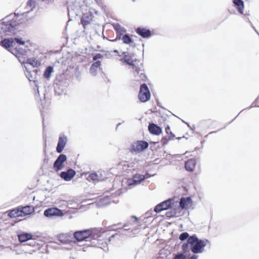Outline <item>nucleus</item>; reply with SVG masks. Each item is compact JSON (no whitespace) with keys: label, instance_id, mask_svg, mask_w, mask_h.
<instances>
[{"label":"nucleus","instance_id":"obj_1","mask_svg":"<svg viewBox=\"0 0 259 259\" xmlns=\"http://www.w3.org/2000/svg\"><path fill=\"white\" fill-rule=\"evenodd\" d=\"M208 243L207 240H200L194 235L190 236L187 240V243H185L182 245L183 251L186 252L188 250V244H190L191 248V251L194 253L202 252L203 248Z\"/></svg>","mask_w":259,"mask_h":259},{"label":"nucleus","instance_id":"obj_2","mask_svg":"<svg viewBox=\"0 0 259 259\" xmlns=\"http://www.w3.org/2000/svg\"><path fill=\"white\" fill-rule=\"evenodd\" d=\"M15 49L19 54L26 55L32 46V43L29 40H24L22 38H14Z\"/></svg>","mask_w":259,"mask_h":259},{"label":"nucleus","instance_id":"obj_3","mask_svg":"<svg viewBox=\"0 0 259 259\" xmlns=\"http://www.w3.org/2000/svg\"><path fill=\"white\" fill-rule=\"evenodd\" d=\"M7 18L8 17H6L3 20V21L0 22V33L8 34L11 33L18 24L16 20L10 21H8Z\"/></svg>","mask_w":259,"mask_h":259},{"label":"nucleus","instance_id":"obj_4","mask_svg":"<svg viewBox=\"0 0 259 259\" xmlns=\"http://www.w3.org/2000/svg\"><path fill=\"white\" fill-rule=\"evenodd\" d=\"M44 215L48 218L57 219L64 216L63 211L55 207L49 208L44 212Z\"/></svg>","mask_w":259,"mask_h":259},{"label":"nucleus","instance_id":"obj_5","mask_svg":"<svg viewBox=\"0 0 259 259\" xmlns=\"http://www.w3.org/2000/svg\"><path fill=\"white\" fill-rule=\"evenodd\" d=\"M150 92L147 84L145 83L142 84L138 94V98L140 101L142 102H146L150 99Z\"/></svg>","mask_w":259,"mask_h":259},{"label":"nucleus","instance_id":"obj_6","mask_svg":"<svg viewBox=\"0 0 259 259\" xmlns=\"http://www.w3.org/2000/svg\"><path fill=\"white\" fill-rule=\"evenodd\" d=\"M36 6L35 0H28L25 4H23L19 9V11L22 15L32 11Z\"/></svg>","mask_w":259,"mask_h":259},{"label":"nucleus","instance_id":"obj_7","mask_svg":"<svg viewBox=\"0 0 259 259\" xmlns=\"http://www.w3.org/2000/svg\"><path fill=\"white\" fill-rule=\"evenodd\" d=\"M19 59V61L22 64H28L33 67H38L41 65V59L39 57L30 58H28L26 61H25V59L23 57H20L18 56L17 54L15 55Z\"/></svg>","mask_w":259,"mask_h":259},{"label":"nucleus","instance_id":"obj_8","mask_svg":"<svg viewBox=\"0 0 259 259\" xmlns=\"http://www.w3.org/2000/svg\"><path fill=\"white\" fill-rule=\"evenodd\" d=\"M93 235L92 229L84 230L82 231H76L74 233V238L78 241H83L87 238L91 237Z\"/></svg>","mask_w":259,"mask_h":259},{"label":"nucleus","instance_id":"obj_9","mask_svg":"<svg viewBox=\"0 0 259 259\" xmlns=\"http://www.w3.org/2000/svg\"><path fill=\"white\" fill-rule=\"evenodd\" d=\"M124 60L127 64L132 66L133 71L134 70L138 75L141 71L142 63L136 60L134 61L131 57L125 56Z\"/></svg>","mask_w":259,"mask_h":259},{"label":"nucleus","instance_id":"obj_10","mask_svg":"<svg viewBox=\"0 0 259 259\" xmlns=\"http://www.w3.org/2000/svg\"><path fill=\"white\" fill-rule=\"evenodd\" d=\"M148 143L144 141H137L134 143L131 146L132 151L140 152L148 147Z\"/></svg>","mask_w":259,"mask_h":259},{"label":"nucleus","instance_id":"obj_11","mask_svg":"<svg viewBox=\"0 0 259 259\" xmlns=\"http://www.w3.org/2000/svg\"><path fill=\"white\" fill-rule=\"evenodd\" d=\"M111 236H109L107 233L103 232L98 236L97 244L101 247H105L107 243L111 241Z\"/></svg>","mask_w":259,"mask_h":259},{"label":"nucleus","instance_id":"obj_12","mask_svg":"<svg viewBox=\"0 0 259 259\" xmlns=\"http://www.w3.org/2000/svg\"><path fill=\"white\" fill-rule=\"evenodd\" d=\"M171 207V201L167 200L157 204L154 208L156 212H160L162 210H166Z\"/></svg>","mask_w":259,"mask_h":259},{"label":"nucleus","instance_id":"obj_13","mask_svg":"<svg viewBox=\"0 0 259 259\" xmlns=\"http://www.w3.org/2000/svg\"><path fill=\"white\" fill-rule=\"evenodd\" d=\"M136 32L140 36L143 38H148L151 36V32L149 29L144 27H138L136 29Z\"/></svg>","mask_w":259,"mask_h":259},{"label":"nucleus","instance_id":"obj_14","mask_svg":"<svg viewBox=\"0 0 259 259\" xmlns=\"http://www.w3.org/2000/svg\"><path fill=\"white\" fill-rule=\"evenodd\" d=\"M92 21V14L90 13H84L81 19V24L83 27L91 23Z\"/></svg>","mask_w":259,"mask_h":259},{"label":"nucleus","instance_id":"obj_15","mask_svg":"<svg viewBox=\"0 0 259 259\" xmlns=\"http://www.w3.org/2000/svg\"><path fill=\"white\" fill-rule=\"evenodd\" d=\"M149 132L153 135H159L162 133V129L154 123H150L148 126Z\"/></svg>","mask_w":259,"mask_h":259},{"label":"nucleus","instance_id":"obj_16","mask_svg":"<svg viewBox=\"0 0 259 259\" xmlns=\"http://www.w3.org/2000/svg\"><path fill=\"white\" fill-rule=\"evenodd\" d=\"M65 161V155L61 154L54 163V168L56 171L61 170L63 166L62 164Z\"/></svg>","mask_w":259,"mask_h":259},{"label":"nucleus","instance_id":"obj_17","mask_svg":"<svg viewBox=\"0 0 259 259\" xmlns=\"http://www.w3.org/2000/svg\"><path fill=\"white\" fill-rule=\"evenodd\" d=\"M192 204V201L190 197L186 198L183 197L180 200V205L182 209L187 208L189 206H191Z\"/></svg>","mask_w":259,"mask_h":259},{"label":"nucleus","instance_id":"obj_18","mask_svg":"<svg viewBox=\"0 0 259 259\" xmlns=\"http://www.w3.org/2000/svg\"><path fill=\"white\" fill-rule=\"evenodd\" d=\"M196 165V160L194 159H189L185 162V167L186 169L189 171H193Z\"/></svg>","mask_w":259,"mask_h":259},{"label":"nucleus","instance_id":"obj_19","mask_svg":"<svg viewBox=\"0 0 259 259\" xmlns=\"http://www.w3.org/2000/svg\"><path fill=\"white\" fill-rule=\"evenodd\" d=\"M0 45L7 49L10 47L15 48V39L13 38L5 39L1 41Z\"/></svg>","mask_w":259,"mask_h":259},{"label":"nucleus","instance_id":"obj_20","mask_svg":"<svg viewBox=\"0 0 259 259\" xmlns=\"http://www.w3.org/2000/svg\"><path fill=\"white\" fill-rule=\"evenodd\" d=\"M20 207L22 217L31 214L34 211V208L32 206H30V205L26 206L24 207Z\"/></svg>","mask_w":259,"mask_h":259},{"label":"nucleus","instance_id":"obj_21","mask_svg":"<svg viewBox=\"0 0 259 259\" xmlns=\"http://www.w3.org/2000/svg\"><path fill=\"white\" fill-rule=\"evenodd\" d=\"M233 2L237 7L238 11L242 14L244 8L243 2L242 0H233Z\"/></svg>","mask_w":259,"mask_h":259},{"label":"nucleus","instance_id":"obj_22","mask_svg":"<svg viewBox=\"0 0 259 259\" xmlns=\"http://www.w3.org/2000/svg\"><path fill=\"white\" fill-rule=\"evenodd\" d=\"M65 146L64 138L63 136H60L59 137V142L57 146V151L58 153H61L63 151Z\"/></svg>","mask_w":259,"mask_h":259},{"label":"nucleus","instance_id":"obj_23","mask_svg":"<svg viewBox=\"0 0 259 259\" xmlns=\"http://www.w3.org/2000/svg\"><path fill=\"white\" fill-rule=\"evenodd\" d=\"M32 235L29 233H22L18 235L19 240L21 242H25L32 239Z\"/></svg>","mask_w":259,"mask_h":259},{"label":"nucleus","instance_id":"obj_24","mask_svg":"<svg viewBox=\"0 0 259 259\" xmlns=\"http://www.w3.org/2000/svg\"><path fill=\"white\" fill-rule=\"evenodd\" d=\"M142 64L141 65V71L137 75L135 71L134 70L133 71L134 76L137 78L136 81H144L146 80V76L145 74L143 72V70L142 69Z\"/></svg>","mask_w":259,"mask_h":259},{"label":"nucleus","instance_id":"obj_25","mask_svg":"<svg viewBox=\"0 0 259 259\" xmlns=\"http://www.w3.org/2000/svg\"><path fill=\"white\" fill-rule=\"evenodd\" d=\"M54 71L53 67L50 66H48L43 74V76L44 78H46L48 80H49L52 76V73Z\"/></svg>","mask_w":259,"mask_h":259},{"label":"nucleus","instance_id":"obj_26","mask_svg":"<svg viewBox=\"0 0 259 259\" xmlns=\"http://www.w3.org/2000/svg\"><path fill=\"white\" fill-rule=\"evenodd\" d=\"M8 215L12 218L22 217L20 207L12 210L9 212Z\"/></svg>","mask_w":259,"mask_h":259},{"label":"nucleus","instance_id":"obj_27","mask_svg":"<svg viewBox=\"0 0 259 259\" xmlns=\"http://www.w3.org/2000/svg\"><path fill=\"white\" fill-rule=\"evenodd\" d=\"M76 172L72 169H69L66 171V181H70L75 175Z\"/></svg>","mask_w":259,"mask_h":259},{"label":"nucleus","instance_id":"obj_28","mask_svg":"<svg viewBox=\"0 0 259 259\" xmlns=\"http://www.w3.org/2000/svg\"><path fill=\"white\" fill-rule=\"evenodd\" d=\"M101 65V62L99 61L94 62L91 66L90 68L91 72L95 74L97 69Z\"/></svg>","mask_w":259,"mask_h":259},{"label":"nucleus","instance_id":"obj_29","mask_svg":"<svg viewBox=\"0 0 259 259\" xmlns=\"http://www.w3.org/2000/svg\"><path fill=\"white\" fill-rule=\"evenodd\" d=\"M175 138V135L172 133H170V136L167 138L166 137H164L161 139V142L163 146L167 144L168 142L172 140Z\"/></svg>","mask_w":259,"mask_h":259},{"label":"nucleus","instance_id":"obj_30","mask_svg":"<svg viewBox=\"0 0 259 259\" xmlns=\"http://www.w3.org/2000/svg\"><path fill=\"white\" fill-rule=\"evenodd\" d=\"M145 178L144 175L136 174L133 177V180L135 183L138 184L141 183L142 181H144L145 180Z\"/></svg>","mask_w":259,"mask_h":259},{"label":"nucleus","instance_id":"obj_31","mask_svg":"<svg viewBox=\"0 0 259 259\" xmlns=\"http://www.w3.org/2000/svg\"><path fill=\"white\" fill-rule=\"evenodd\" d=\"M122 40L124 44L130 45L133 42V39L128 34L124 35L122 37Z\"/></svg>","mask_w":259,"mask_h":259},{"label":"nucleus","instance_id":"obj_32","mask_svg":"<svg viewBox=\"0 0 259 259\" xmlns=\"http://www.w3.org/2000/svg\"><path fill=\"white\" fill-rule=\"evenodd\" d=\"M89 181H98L99 180L98 175L96 172L90 174L88 178Z\"/></svg>","mask_w":259,"mask_h":259},{"label":"nucleus","instance_id":"obj_33","mask_svg":"<svg viewBox=\"0 0 259 259\" xmlns=\"http://www.w3.org/2000/svg\"><path fill=\"white\" fill-rule=\"evenodd\" d=\"M22 251H24V253L32 254V253L35 252L36 250L34 249H29L28 248V246L24 245L23 248L22 249Z\"/></svg>","mask_w":259,"mask_h":259},{"label":"nucleus","instance_id":"obj_34","mask_svg":"<svg viewBox=\"0 0 259 259\" xmlns=\"http://www.w3.org/2000/svg\"><path fill=\"white\" fill-rule=\"evenodd\" d=\"M189 234L187 232H184L181 234L179 237V239L181 241H184L186 240V239H188L190 237Z\"/></svg>","mask_w":259,"mask_h":259},{"label":"nucleus","instance_id":"obj_35","mask_svg":"<svg viewBox=\"0 0 259 259\" xmlns=\"http://www.w3.org/2000/svg\"><path fill=\"white\" fill-rule=\"evenodd\" d=\"M186 256L183 253L176 254L173 259H186Z\"/></svg>","mask_w":259,"mask_h":259},{"label":"nucleus","instance_id":"obj_36","mask_svg":"<svg viewBox=\"0 0 259 259\" xmlns=\"http://www.w3.org/2000/svg\"><path fill=\"white\" fill-rule=\"evenodd\" d=\"M103 57V56L102 54L98 53L94 57H93V60L96 61L98 59H101Z\"/></svg>","mask_w":259,"mask_h":259},{"label":"nucleus","instance_id":"obj_37","mask_svg":"<svg viewBox=\"0 0 259 259\" xmlns=\"http://www.w3.org/2000/svg\"><path fill=\"white\" fill-rule=\"evenodd\" d=\"M114 28L116 31L118 32H120L121 30V27L119 24H116L114 25Z\"/></svg>","mask_w":259,"mask_h":259},{"label":"nucleus","instance_id":"obj_38","mask_svg":"<svg viewBox=\"0 0 259 259\" xmlns=\"http://www.w3.org/2000/svg\"><path fill=\"white\" fill-rule=\"evenodd\" d=\"M165 132L168 135V136H170V133H172L170 131V128L169 125H167V126L165 127Z\"/></svg>","mask_w":259,"mask_h":259},{"label":"nucleus","instance_id":"obj_39","mask_svg":"<svg viewBox=\"0 0 259 259\" xmlns=\"http://www.w3.org/2000/svg\"><path fill=\"white\" fill-rule=\"evenodd\" d=\"M30 242L29 243V245L32 246L33 247H34L35 245L36 244V241L34 240L31 239L30 240Z\"/></svg>","mask_w":259,"mask_h":259},{"label":"nucleus","instance_id":"obj_40","mask_svg":"<svg viewBox=\"0 0 259 259\" xmlns=\"http://www.w3.org/2000/svg\"><path fill=\"white\" fill-rule=\"evenodd\" d=\"M14 251L16 252V253L17 254H21L24 253V251H22V249L20 250H14Z\"/></svg>","mask_w":259,"mask_h":259},{"label":"nucleus","instance_id":"obj_41","mask_svg":"<svg viewBox=\"0 0 259 259\" xmlns=\"http://www.w3.org/2000/svg\"><path fill=\"white\" fill-rule=\"evenodd\" d=\"M34 83L35 86L36 88L37 92L38 94H39L38 85L37 82L36 81H34Z\"/></svg>","mask_w":259,"mask_h":259},{"label":"nucleus","instance_id":"obj_42","mask_svg":"<svg viewBox=\"0 0 259 259\" xmlns=\"http://www.w3.org/2000/svg\"><path fill=\"white\" fill-rule=\"evenodd\" d=\"M61 177L65 180V171H62L60 174Z\"/></svg>","mask_w":259,"mask_h":259},{"label":"nucleus","instance_id":"obj_43","mask_svg":"<svg viewBox=\"0 0 259 259\" xmlns=\"http://www.w3.org/2000/svg\"><path fill=\"white\" fill-rule=\"evenodd\" d=\"M197 256L196 255H193L191 256L189 259H197Z\"/></svg>","mask_w":259,"mask_h":259},{"label":"nucleus","instance_id":"obj_44","mask_svg":"<svg viewBox=\"0 0 259 259\" xmlns=\"http://www.w3.org/2000/svg\"><path fill=\"white\" fill-rule=\"evenodd\" d=\"M132 217H133V218H135V220H136L137 221H138V218H137L136 217H135V216H132Z\"/></svg>","mask_w":259,"mask_h":259},{"label":"nucleus","instance_id":"obj_45","mask_svg":"<svg viewBox=\"0 0 259 259\" xmlns=\"http://www.w3.org/2000/svg\"><path fill=\"white\" fill-rule=\"evenodd\" d=\"M35 1L36 2V0H35ZM37 2H44V0H37Z\"/></svg>","mask_w":259,"mask_h":259},{"label":"nucleus","instance_id":"obj_46","mask_svg":"<svg viewBox=\"0 0 259 259\" xmlns=\"http://www.w3.org/2000/svg\"><path fill=\"white\" fill-rule=\"evenodd\" d=\"M114 52H115V53H117L118 52H117V50H114Z\"/></svg>","mask_w":259,"mask_h":259},{"label":"nucleus","instance_id":"obj_47","mask_svg":"<svg viewBox=\"0 0 259 259\" xmlns=\"http://www.w3.org/2000/svg\"><path fill=\"white\" fill-rule=\"evenodd\" d=\"M15 15H19V14H18V13H17V14L15 13Z\"/></svg>","mask_w":259,"mask_h":259}]
</instances>
